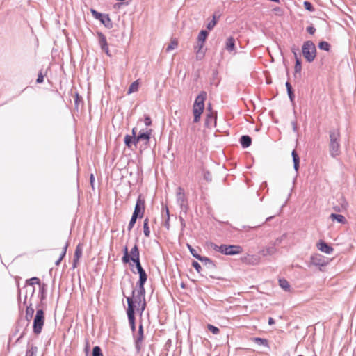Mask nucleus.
I'll use <instances>...</instances> for the list:
<instances>
[{"label":"nucleus","instance_id":"nucleus-1","mask_svg":"<svg viewBox=\"0 0 356 356\" xmlns=\"http://www.w3.org/2000/svg\"><path fill=\"white\" fill-rule=\"evenodd\" d=\"M145 284V283L136 282V288L131 291V296L127 297V307H129V300L131 299L134 309V313H136V305L146 301Z\"/></svg>","mask_w":356,"mask_h":356},{"label":"nucleus","instance_id":"nucleus-2","mask_svg":"<svg viewBox=\"0 0 356 356\" xmlns=\"http://www.w3.org/2000/svg\"><path fill=\"white\" fill-rule=\"evenodd\" d=\"M330 143L329 150L330 156L333 158L339 156L341 154L340 151V131L337 129L330 130L329 132Z\"/></svg>","mask_w":356,"mask_h":356},{"label":"nucleus","instance_id":"nucleus-3","mask_svg":"<svg viewBox=\"0 0 356 356\" xmlns=\"http://www.w3.org/2000/svg\"><path fill=\"white\" fill-rule=\"evenodd\" d=\"M131 261L133 263V264H131L130 265L131 266V271L134 274L138 273L139 275V279L137 282L146 283L147 280V274L141 265L140 259V252L136 255V254L134 255V257L132 259H131Z\"/></svg>","mask_w":356,"mask_h":356},{"label":"nucleus","instance_id":"nucleus-4","mask_svg":"<svg viewBox=\"0 0 356 356\" xmlns=\"http://www.w3.org/2000/svg\"><path fill=\"white\" fill-rule=\"evenodd\" d=\"M44 312L40 305H36V314L33 318V331L34 334H39L41 333L44 324Z\"/></svg>","mask_w":356,"mask_h":356},{"label":"nucleus","instance_id":"nucleus-5","mask_svg":"<svg viewBox=\"0 0 356 356\" xmlns=\"http://www.w3.org/2000/svg\"><path fill=\"white\" fill-rule=\"evenodd\" d=\"M302 53L308 63L314 60L316 56V48L312 40L305 41L302 46Z\"/></svg>","mask_w":356,"mask_h":356},{"label":"nucleus","instance_id":"nucleus-6","mask_svg":"<svg viewBox=\"0 0 356 356\" xmlns=\"http://www.w3.org/2000/svg\"><path fill=\"white\" fill-rule=\"evenodd\" d=\"M90 13L93 17L99 20L106 28L111 29L113 27V22L108 14H104L91 8Z\"/></svg>","mask_w":356,"mask_h":356},{"label":"nucleus","instance_id":"nucleus-7","mask_svg":"<svg viewBox=\"0 0 356 356\" xmlns=\"http://www.w3.org/2000/svg\"><path fill=\"white\" fill-rule=\"evenodd\" d=\"M243 252V248L238 245L221 244L220 253L225 255L234 256L241 254Z\"/></svg>","mask_w":356,"mask_h":356},{"label":"nucleus","instance_id":"nucleus-8","mask_svg":"<svg viewBox=\"0 0 356 356\" xmlns=\"http://www.w3.org/2000/svg\"><path fill=\"white\" fill-rule=\"evenodd\" d=\"M145 199L143 197L142 195L140 194L136 200L132 216L138 218H142L143 217L145 209Z\"/></svg>","mask_w":356,"mask_h":356},{"label":"nucleus","instance_id":"nucleus-9","mask_svg":"<svg viewBox=\"0 0 356 356\" xmlns=\"http://www.w3.org/2000/svg\"><path fill=\"white\" fill-rule=\"evenodd\" d=\"M139 249L137 244H135L129 252L127 246H125L123 249V256L122 257V261L123 264H129L131 265V259L134 257V255L138 254Z\"/></svg>","mask_w":356,"mask_h":356},{"label":"nucleus","instance_id":"nucleus-10","mask_svg":"<svg viewBox=\"0 0 356 356\" xmlns=\"http://www.w3.org/2000/svg\"><path fill=\"white\" fill-rule=\"evenodd\" d=\"M310 264L314 266H318L321 271L323 270L322 268L328 264L327 259L320 254H315L310 257Z\"/></svg>","mask_w":356,"mask_h":356},{"label":"nucleus","instance_id":"nucleus-11","mask_svg":"<svg viewBox=\"0 0 356 356\" xmlns=\"http://www.w3.org/2000/svg\"><path fill=\"white\" fill-rule=\"evenodd\" d=\"M127 315L129 323L131 330L133 333L136 332V317L134 313V309L133 307L132 301L131 299L129 300V307L127 309Z\"/></svg>","mask_w":356,"mask_h":356},{"label":"nucleus","instance_id":"nucleus-12","mask_svg":"<svg viewBox=\"0 0 356 356\" xmlns=\"http://www.w3.org/2000/svg\"><path fill=\"white\" fill-rule=\"evenodd\" d=\"M207 94L206 91H201L196 97L193 103V109H199L200 111H204V102L207 99Z\"/></svg>","mask_w":356,"mask_h":356},{"label":"nucleus","instance_id":"nucleus-13","mask_svg":"<svg viewBox=\"0 0 356 356\" xmlns=\"http://www.w3.org/2000/svg\"><path fill=\"white\" fill-rule=\"evenodd\" d=\"M97 38H98V44L99 45L101 49L104 52H105L106 54L108 56L111 57L112 55H111V51L109 50L108 44V42H107V40H106V38L104 35V34H103L100 31H97Z\"/></svg>","mask_w":356,"mask_h":356},{"label":"nucleus","instance_id":"nucleus-14","mask_svg":"<svg viewBox=\"0 0 356 356\" xmlns=\"http://www.w3.org/2000/svg\"><path fill=\"white\" fill-rule=\"evenodd\" d=\"M144 339V330L142 323L138 325L137 336L134 337L135 348L137 353L141 350V343Z\"/></svg>","mask_w":356,"mask_h":356},{"label":"nucleus","instance_id":"nucleus-15","mask_svg":"<svg viewBox=\"0 0 356 356\" xmlns=\"http://www.w3.org/2000/svg\"><path fill=\"white\" fill-rule=\"evenodd\" d=\"M217 113H207L204 121V127L211 128L216 126Z\"/></svg>","mask_w":356,"mask_h":356},{"label":"nucleus","instance_id":"nucleus-16","mask_svg":"<svg viewBox=\"0 0 356 356\" xmlns=\"http://www.w3.org/2000/svg\"><path fill=\"white\" fill-rule=\"evenodd\" d=\"M338 204L333 207V209L337 212H343L347 211L348 207V203L345 197L341 195L338 200Z\"/></svg>","mask_w":356,"mask_h":356},{"label":"nucleus","instance_id":"nucleus-17","mask_svg":"<svg viewBox=\"0 0 356 356\" xmlns=\"http://www.w3.org/2000/svg\"><path fill=\"white\" fill-rule=\"evenodd\" d=\"M317 248L322 252L330 254L334 251V248L323 240H320L316 244Z\"/></svg>","mask_w":356,"mask_h":356},{"label":"nucleus","instance_id":"nucleus-18","mask_svg":"<svg viewBox=\"0 0 356 356\" xmlns=\"http://www.w3.org/2000/svg\"><path fill=\"white\" fill-rule=\"evenodd\" d=\"M209 35V32L206 30H201L197 35V46L195 47L202 49L204 47V42Z\"/></svg>","mask_w":356,"mask_h":356},{"label":"nucleus","instance_id":"nucleus-19","mask_svg":"<svg viewBox=\"0 0 356 356\" xmlns=\"http://www.w3.org/2000/svg\"><path fill=\"white\" fill-rule=\"evenodd\" d=\"M199 261H201L209 269L214 270L216 268L215 262L209 257L201 256L200 257Z\"/></svg>","mask_w":356,"mask_h":356},{"label":"nucleus","instance_id":"nucleus-20","mask_svg":"<svg viewBox=\"0 0 356 356\" xmlns=\"http://www.w3.org/2000/svg\"><path fill=\"white\" fill-rule=\"evenodd\" d=\"M152 129H147L145 131L144 129H142L140 131L139 134H138V138L140 139V140H145L147 143H149L151 135H152Z\"/></svg>","mask_w":356,"mask_h":356},{"label":"nucleus","instance_id":"nucleus-21","mask_svg":"<svg viewBox=\"0 0 356 356\" xmlns=\"http://www.w3.org/2000/svg\"><path fill=\"white\" fill-rule=\"evenodd\" d=\"M47 284L45 283H42V285H40V286H39L38 297L40 300V302L38 305H40V307L42 306V302L47 298Z\"/></svg>","mask_w":356,"mask_h":356},{"label":"nucleus","instance_id":"nucleus-22","mask_svg":"<svg viewBox=\"0 0 356 356\" xmlns=\"http://www.w3.org/2000/svg\"><path fill=\"white\" fill-rule=\"evenodd\" d=\"M241 147L244 149L249 147L252 144V138L248 135H243L239 139Z\"/></svg>","mask_w":356,"mask_h":356},{"label":"nucleus","instance_id":"nucleus-23","mask_svg":"<svg viewBox=\"0 0 356 356\" xmlns=\"http://www.w3.org/2000/svg\"><path fill=\"white\" fill-rule=\"evenodd\" d=\"M24 289H25V295H24V301L22 303L23 305H26V299L28 297V294L30 293V296L31 298L33 296L35 291V286H29V285L25 284Z\"/></svg>","mask_w":356,"mask_h":356},{"label":"nucleus","instance_id":"nucleus-24","mask_svg":"<svg viewBox=\"0 0 356 356\" xmlns=\"http://www.w3.org/2000/svg\"><path fill=\"white\" fill-rule=\"evenodd\" d=\"M330 218L332 221H337V222H339V223L343 224V225H344V224H346L347 222V220L341 214H337V213H332L330 214Z\"/></svg>","mask_w":356,"mask_h":356},{"label":"nucleus","instance_id":"nucleus-25","mask_svg":"<svg viewBox=\"0 0 356 356\" xmlns=\"http://www.w3.org/2000/svg\"><path fill=\"white\" fill-rule=\"evenodd\" d=\"M26 314H25V318L26 320L29 322L33 316L34 314V309L33 308V305L31 302H29V305H26Z\"/></svg>","mask_w":356,"mask_h":356},{"label":"nucleus","instance_id":"nucleus-26","mask_svg":"<svg viewBox=\"0 0 356 356\" xmlns=\"http://www.w3.org/2000/svg\"><path fill=\"white\" fill-rule=\"evenodd\" d=\"M291 155H292V159H293V168H294L295 171L296 172H298L299 168H300L299 156L296 150L292 151Z\"/></svg>","mask_w":356,"mask_h":356},{"label":"nucleus","instance_id":"nucleus-27","mask_svg":"<svg viewBox=\"0 0 356 356\" xmlns=\"http://www.w3.org/2000/svg\"><path fill=\"white\" fill-rule=\"evenodd\" d=\"M251 341L260 346L269 347L268 341L266 339L261 337H252Z\"/></svg>","mask_w":356,"mask_h":356},{"label":"nucleus","instance_id":"nucleus-28","mask_svg":"<svg viewBox=\"0 0 356 356\" xmlns=\"http://www.w3.org/2000/svg\"><path fill=\"white\" fill-rule=\"evenodd\" d=\"M235 42V39L232 36L229 37L226 41V49L229 52L234 51Z\"/></svg>","mask_w":356,"mask_h":356},{"label":"nucleus","instance_id":"nucleus-29","mask_svg":"<svg viewBox=\"0 0 356 356\" xmlns=\"http://www.w3.org/2000/svg\"><path fill=\"white\" fill-rule=\"evenodd\" d=\"M277 251L276 248L274 245L266 248V249L261 250L259 253L264 256L272 255Z\"/></svg>","mask_w":356,"mask_h":356},{"label":"nucleus","instance_id":"nucleus-30","mask_svg":"<svg viewBox=\"0 0 356 356\" xmlns=\"http://www.w3.org/2000/svg\"><path fill=\"white\" fill-rule=\"evenodd\" d=\"M280 286L285 291L289 292L291 291V285L289 282L284 278H280L279 280Z\"/></svg>","mask_w":356,"mask_h":356},{"label":"nucleus","instance_id":"nucleus-31","mask_svg":"<svg viewBox=\"0 0 356 356\" xmlns=\"http://www.w3.org/2000/svg\"><path fill=\"white\" fill-rule=\"evenodd\" d=\"M294 56L296 58V63L294 66L295 75L298 73H300L302 70V63L300 58L298 57V55L296 52H294Z\"/></svg>","mask_w":356,"mask_h":356},{"label":"nucleus","instance_id":"nucleus-32","mask_svg":"<svg viewBox=\"0 0 356 356\" xmlns=\"http://www.w3.org/2000/svg\"><path fill=\"white\" fill-rule=\"evenodd\" d=\"M42 283H41L40 280L38 277H33L30 279L26 280L25 284L29 285V286H34L35 284H38V285H39V286H40V285H42Z\"/></svg>","mask_w":356,"mask_h":356},{"label":"nucleus","instance_id":"nucleus-33","mask_svg":"<svg viewBox=\"0 0 356 356\" xmlns=\"http://www.w3.org/2000/svg\"><path fill=\"white\" fill-rule=\"evenodd\" d=\"M163 211L165 212V219L163 225L168 229H170V212H169V209L166 205L163 207Z\"/></svg>","mask_w":356,"mask_h":356},{"label":"nucleus","instance_id":"nucleus-34","mask_svg":"<svg viewBox=\"0 0 356 356\" xmlns=\"http://www.w3.org/2000/svg\"><path fill=\"white\" fill-rule=\"evenodd\" d=\"M139 88V82L138 80H136L131 83L128 89V94H131L132 92H136L138 90Z\"/></svg>","mask_w":356,"mask_h":356},{"label":"nucleus","instance_id":"nucleus-35","mask_svg":"<svg viewBox=\"0 0 356 356\" xmlns=\"http://www.w3.org/2000/svg\"><path fill=\"white\" fill-rule=\"evenodd\" d=\"M143 233L146 237L150 236V229L149 227V219L146 218L143 222Z\"/></svg>","mask_w":356,"mask_h":356},{"label":"nucleus","instance_id":"nucleus-36","mask_svg":"<svg viewBox=\"0 0 356 356\" xmlns=\"http://www.w3.org/2000/svg\"><path fill=\"white\" fill-rule=\"evenodd\" d=\"M203 111H200L199 109H193V122L197 123L201 119V115L202 114Z\"/></svg>","mask_w":356,"mask_h":356},{"label":"nucleus","instance_id":"nucleus-37","mask_svg":"<svg viewBox=\"0 0 356 356\" xmlns=\"http://www.w3.org/2000/svg\"><path fill=\"white\" fill-rule=\"evenodd\" d=\"M133 138L134 136H131L129 134H127L124 136V143L128 148H131V146L133 145Z\"/></svg>","mask_w":356,"mask_h":356},{"label":"nucleus","instance_id":"nucleus-38","mask_svg":"<svg viewBox=\"0 0 356 356\" xmlns=\"http://www.w3.org/2000/svg\"><path fill=\"white\" fill-rule=\"evenodd\" d=\"M179 192L177 193V202L178 203H180V202H186V200L185 198V195H184V193L183 192V189L179 187Z\"/></svg>","mask_w":356,"mask_h":356},{"label":"nucleus","instance_id":"nucleus-39","mask_svg":"<svg viewBox=\"0 0 356 356\" xmlns=\"http://www.w3.org/2000/svg\"><path fill=\"white\" fill-rule=\"evenodd\" d=\"M330 44L326 41H321L318 44V47L321 50H324L325 51H329L330 49Z\"/></svg>","mask_w":356,"mask_h":356},{"label":"nucleus","instance_id":"nucleus-40","mask_svg":"<svg viewBox=\"0 0 356 356\" xmlns=\"http://www.w3.org/2000/svg\"><path fill=\"white\" fill-rule=\"evenodd\" d=\"M186 247L188 249L190 253L192 254L193 257L199 260L200 257H201L200 254H199L197 251L189 243L186 244Z\"/></svg>","mask_w":356,"mask_h":356},{"label":"nucleus","instance_id":"nucleus-41","mask_svg":"<svg viewBox=\"0 0 356 356\" xmlns=\"http://www.w3.org/2000/svg\"><path fill=\"white\" fill-rule=\"evenodd\" d=\"M82 256V248H81V245L79 244L75 249L74 258L76 259H79Z\"/></svg>","mask_w":356,"mask_h":356},{"label":"nucleus","instance_id":"nucleus-42","mask_svg":"<svg viewBox=\"0 0 356 356\" xmlns=\"http://www.w3.org/2000/svg\"><path fill=\"white\" fill-rule=\"evenodd\" d=\"M92 355V356H103L101 348L99 346H94Z\"/></svg>","mask_w":356,"mask_h":356},{"label":"nucleus","instance_id":"nucleus-43","mask_svg":"<svg viewBox=\"0 0 356 356\" xmlns=\"http://www.w3.org/2000/svg\"><path fill=\"white\" fill-rule=\"evenodd\" d=\"M146 308V301L138 305V308L136 307V310L139 313L140 316H142L143 312Z\"/></svg>","mask_w":356,"mask_h":356},{"label":"nucleus","instance_id":"nucleus-44","mask_svg":"<svg viewBox=\"0 0 356 356\" xmlns=\"http://www.w3.org/2000/svg\"><path fill=\"white\" fill-rule=\"evenodd\" d=\"M38 351V348L36 346H32L31 348L26 350V356H35Z\"/></svg>","mask_w":356,"mask_h":356},{"label":"nucleus","instance_id":"nucleus-45","mask_svg":"<svg viewBox=\"0 0 356 356\" xmlns=\"http://www.w3.org/2000/svg\"><path fill=\"white\" fill-rule=\"evenodd\" d=\"M303 6L305 10L309 11V12H314V7L313 4L307 1H305L303 3Z\"/></svg>","mask_w":356,"mask_h":356},{"label":"nucleus","instance_id":"nucleus-46","mask_svg":"<svg viewBox=\"0 0 356 356\" xmlns=\"http://www.w3.org/2000/svg\"><path fill=\"white\" fill-rule=\"evenodd\" d=\"M207 329L212 332L213 334H218L220 332V329L215 325L211 324L207 325Z\"/></svg>","mask_w":356,"mask_h":356},{"label":"nucleus","instance_id":"nucleus-47","mask_svg":"<svg viewBox=\"0 0 356 356\" xmlns=\"http://www.w3.org/2000/svg\"><path fill=\"white\" fill-rule=\"evenodd\" d=\"M177 46H178L177 42L175 41V40H172L168 44V46L167 47L165 51H166V52H170V51H172V50L175 49V48H177Z\"/></svg>","mask_w":356,"mask_h":356},{"label":"nucleus","instance_id":"nucleus-48","mask_svg":"<svg viewBox=\"0 0 356 356\" xmlns=\"http://www.w3.org/2000/svg\"><path fill=\"white\" fill-rule=\"evenodd\" d=\"M137 219H138V218H136L134 216H131V218L130 219V221H129L128 227H127V230L129 232H130L133 229L134 225L136 222Z\"/></svg>","mask_w":356,"mask_h":356},{"label":"nucleus","instance_id":"nucleus-49","mask_svg":"<svg viewBox=\"0 0 356 356\" xmlns=\"http://www.w3.org/2000/svg\"><path fill=\"white\" fill-rule=\"evenodd\" d=\"M203 178L208 182H211L212 181V176L209 171L204 170L203 172Z\"/></svg>","mask_w":356,"mask_h":356},{"label":"nucleus","instance_id":"nucleus-50","mask_svg":"<svg viewBox=\"0 0 356 356\" xmlns=\"http://www.w3.org/2000/svg\"><path fill=\"white\" fill-rule=\"evenodd\" d=\"M191 265L196 270V271L197 273H200V271L202 270V267L197 261H193Z\"/></svg>","mask_w":356,"mask_h":356},{"label":"nucleus","instance_id":"nucleus-51","mask_svg":"<svg viewBox=\"0 0 356 356\" xmlns=\"http://www.w3.org/2000/svg\"><path fill=\"white\" fill-rule=\"evenodd\" d=\"M144 123L147 127H149L152 125V119L148 115H144Z\"/></svg>","mask_w":356,"mask_h":356},{"label":"nucleus","instance_id":"nucleus-52","mask_svg":"<svg viewBox=\"0 0 356 356\" xmlns=\"http://www.w3.org/2000/svg\"><path fill=\"white\" fill-rule=\"evenodd\" d=\"M209 246L216 252H221V245H218L217 244L211 242Z\"/></svg>","mask_w":356,"mask_h":356},{"label":"nucleus","instance_id":"nucleus-53","mask_svg":"<svg viewBox=\"0 0 356 356\" xmlns=\"http://www.w3.org/2000/svg\"><path fill=\"white\" fill-rule=\"evenodd\" d=\"M287 94H288V96H289V98L292 104H294L295 94H294L293 89L291 90H288Z\"/></svg>","mask_w":356,"mask_h":356},{"label":"nucleus","instance_id":"nucleus-54","mask_svg":"<svg viewBox=\"0 0 356 356\" xmlns=\"http://www.w3.org/2000/svg\"><path fill=\"white\" fill-rule=\"evenodd\" d=\"M197 54H196V59L197 60H200L202 59V58L204 56V52L202 51V49H200V48H197Z\"/></svg>","mask_w":356,"mask_h":356},{"label":"nucleus","instance_id":"nucleus-55","mask_svg":"<svg viewBox=\"0 0 356 356\" xmlns=\"http://www.w3.org/2000/svg\"><path fill=\"white\" fill-rule=\"evenodd\" d=\"M216 25V21L215 20H211L210 21L207 25V28L209 29V30H211L213 29L215 26Z\"/></svg>","mask_w":356,"mask_h":356},{"label":"nucleus","instance_id":"nucleus-56","mask_svg":"<svg viewBox=\"0 0 356 356\" xmlns=\"http://www.w3.org/2000/svg\"><path fill=\"white\" fill-rule=\"evenodd\" d=\"M179 204V206H180V208H181V211H184V213H186L187 210H188V205H187L186 202H180Z\"/></svg>","mask_w":356,"mask_h":356},{"label":"nucleus","instance_id":"nucleus-57","mask_svg":"<svg viewBox=\"0 0 356 356\" xmlns=\"http://www.w3.org/2000/svg\"><path fill=\"white\" fill-rule=\"evenodd\" d=\"M43 81H44V75L42 74V72H40L38 75L36 82L38 83H42Z\"/></svg>","mask_w":356,"mask_h":356},{"label":"nucleus","instance_id":"nucleus-58","mask_svg":"<svg viewBox=\"0 0 356 356\" xmlns=\"http://www.w3.org/2000/svg\"><path fill=\"white\" fill-rule=\"evenodd\" d=\"M292 129L294 133H298V125L296 120H294L291 122Z\"/></svg>","mask_w":356,"mask_h":356},{"label":"nucleus","instance_id":"nucleus-59","mask_svg":"<svg viewBox=\"0 0 356 356\" xmlns=\"http://www.w3.org/2000/svg\"><path fill=\"white\" fill-rule=\"evenodd\" d=\"M307 31L311 34L313 35L316 32V28L314 26H309L307 27Z\"/></svg>","mask_w":356,"mask_h":356},{"label":"nucleus","instance_id":"nucleus-60","mask_svg":"<svg viewBox=\"0 0 356 356\" xmlns=\"http://www.w3.org/2000/svg\"><path fill=\"white\" fill-rule=\"evenodd\" d=\"M207 113H217V111L213 110L211 103H209L207 105Z\"/></svg>","mask_w":356,"mask_h":356},{"label":"nucleus","instance_id":"nucleus-61","mask_svg":"<svg viewBox=\"0 0 356 356\" xmlns=\"http://www.w3.org/2000/svg\"><path fill=\"white\" fill-rule=\"evenodd\" d=\"M140 141L139 138H138V136H134V138H133V145L136 146L137 145V144L138 143V142Z\"/></svg>","mask_w":356,"mask_h":356},{"label":"nucleus","instance_id":"nucleus-62","mask_svg":"<svg viewBox=\"0 0 356 356\" xmlns=\"http://www.w3.org/2000/svg\"><path fill=\"white\" fill-rule=\"evenodd\" d=\"M123 4L128 5V3H127H127H115V4L114 5L113 8H114L115 9H118V8H120L121 7V6H122V5H123Z\"/></svg>","mask_w":356,"mask_h":356},{"label":"nucleus","instance_id":"nucleus-63","mask_svg":"<svg viewBox=\"0 0 356 356\" xmlns=\"http://www.w3.org/2000/svg\"><path fill=\"white\" fill-rule=\"evenodd\" d=\"M179 220H180L182 229H184V227H186V222H185L184 219L181 216H180Z\"/></svg>","mask_w":356,"mask_h":356},{"label":"nucleus","instance_id":"nucleus-64","mask_svg":"<svg viewBox=\"0 0 356 356\" xmlns=\"http://www.w3.org/2000/svg\"><path fill=\"white\" fill-rule=\"evenodd\" d=\"M285 86H286V91L293 90V88H292V86H291V85L289 81H286V83H285Z\"/></svg>","mask_w":356,"mask_h":356}]
</instances>
